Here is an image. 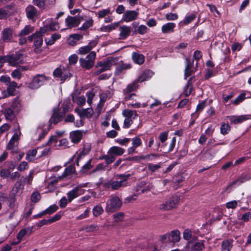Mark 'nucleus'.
Instances as JSON below:
<instances>
[{"label": "nucleus", "instance_id": "obj_1", "mask_svg": "<svg viewBox=\"0 0 251 251\" xmlns=\"http://www.w3.org/2000/svg\"><path fill=\"white\" fill-rule=\"evenodd\" d=\"M47 27H42L40 28L39 31L36 32L32 35L28 37V40L30 42L34 40V46L35 47L34 51L36 53H40L41 50L40 48L43 44V40L42 37L44 34L48 31Z\"/></svg>", "mask_w": 251, "mask_h": 251}, {"label": "nucleus", "instance_id": "obj_2", "mask_svg": "<svg viewBox=\"0 0 251 251\" xmlns=\"http://www.w3.org/2000/svg\"><path fill=\"white\" fill-rule=\"evenodd\" d=\"M95 58V52L91 51L85 58H80L79 63L81 67L88 70L90 69L94 65Z\"/></svg>", "mask_w": 251, "mask_h": 251}, {"label": "nucleus", "instance_id": "obj_3", "mask_svg": "<svg viewBox=\"0 0 251 251\" xmlns=\"http://www.w3.org/2000/svg\"><path fill=\"white\" fill-rule=\"evenodd\" d=\"M122 202L118 197H113L110 199L108 202L106 210L108 212H114L119 210L121 207Z\"/></svg>", "mask_w": 251, "mask_h": 251}, {"label": "nucleus", "instance_id": "obj_4", "mask_svg": "<svg viewBox=\"0 0 251 251\" xmlns=\"http://www.w3.org/2000/svg\"><path fill=\"white\" fill-rule=\"evenodd\" d=\"M179 200L178 197H172L165 202L160 204L159 209L162 211L170 210L176 207Z\"/></svg>", "mask_w": 251, "mask_h": 251}, {"label": "nucleus", "instance_id": "obj_5", "mask_svg": "<svg viewBox=\"0 0 251 251\" xmlns=\"http://www.w3.org/2000/svg\"><path fill=\"white\" fill-rule=\"evenodd\" d=\"M46 80V77L42 75H38L34 77L32 81L28 84V87L31 89H36L40 87Z\"/></svg>", "mask_w": 251, "mask_h": 251}, {"label": "nucleus", "instance_id": "obj_6", "mask_svg": "<svg viewBox=\"0 0 251 251\" xmlns=\"http://www.w3.org/2000/svg\"><path fill=\"white\" fill-rule=\"evenodd\" d=\"M22 54L16 53L6 56L5 60L8 62L10 65L16 66L23 63V60L22 59Z\"/></svg>", "mask_w": 251, "mask_h": 251}, {"label": "nucleus", "instance_id": "obj_7", "mask_svg": "<svg viewBox=\"0 0 251 251\" xmlns=\"http://www.w3.org/2000/svg\"><path fill=\"white\" fill-rule=\"evenodd\" d=\"M203 241L195 242V241L188 242L186 245V249L191 251H202L204 249Z\"/></svg>", "mask_w": 251, "mask_h": 251}, {"label": "nucleus", "instance_id": "obj_8", "mask_svg": "<svg viewBox=\"0 0 251 251\" xmlns=\"http://www.w3.org/2000/svg\"><path fill=\"white\" fill-rule=\"evenodd\" d=\"M84 186H85V184L80 185L78 186L75 187L72 190L67 193L68 201L69 202H71L74 199L83 194V193H81L82 190H81L80 188Z\"/></svg>", "mask_w": 251, "mask_h": 251}, {"label": "nucleus", "instance_id": "obj_9", "mask_svg": "<svg viewBox=\"0 0 251 251\" xmlns=\"http://www.w3.org/2000/svg\"><path fill=\"white\" fill-rule=\"evenodd\" d=\"M82 20V17H71L69 16L65 20L66 25L70 27L77 26L81 22Z\"/></svg>", "mask_w": 251, "mask_h": 251}, {"label": "nucleus", "instance_id": "obj_10", "mask_svg": "<svg viewBox=\"0 0 251 251\" xmlns=\"http://www.w3.org/2000/svg\"><path fill=\"white\" fill-rule=\"evenodd\" d=\"M126 186V183H123L122 181H114L111 180L104 184V186L107 188H111L113 190L119 189L122 187Z\"/></svg>", "mask_w": 251, "mask_h": 251}, {"label": "nucleus", "instance_id": "obj_11", "mask_svg": "<svg viewBox=\"0 0 251 251\" xmlns=\"http://www.w3.org/2000/svg\"><path fill=\"white\" fill-rule=\"evenodd\" d=\"M26 178H24V180L20 179L18 180L15 184L12 190V193L14 195H20L23 192V190L24 188V183H23Z\"/></svg>", "mask_w": 251, "mask_h": 251}, {"label": "nucleus", "instance_id": "obj_12", "mask_svg": "<svg viewBox=\"0 0 251 251\" xmlns=\"http://www.w3.org/2000/svg\"><path fill=\"white\" fill-rule=\"evenodd\" d=\"M138 16V12L136 11H126L124 14L123 20L129 22L136 19Z\"/></svg>", "mask_w": 251, "mask_h": 251}, {"label": "nucleus", "instance_id": "obj_13", "mask_svg": "<svg viewBox=\"0 0 251 251\" xmlns=\"http://www.w3.org/2000/svg\"><path fill=\"white\" fill-rule=\"evenodd\" d=\"M83 136V132L80 130H76L71 132L70 138L74 143H78L81 139Z\"/></svg>", "mask_w": 251, "mask_h": 251}, {"label": "nucleus", "instance_id": "obj_14", "mask_svg": "<svg viewBox=\"0 0 251 251\" xmlns=\"http://www.w3.org/2000/svg\"><path fill=\"white\" fill-rule=\"evenodd\" d=\"M97 44V42L96 41L93 40V41H91L89 43L88 45H87L86 46L81 47L79 49V53L81 54H85L87 53L88 52H89L90 51V50L94 47H95L96 46Z\"/></svg>", "mask_w": 251, "mask_h": 251}, {"label": "nucleus", "instance_id": "obj_15", "mask_svg": "<svg viewBox=\"0 0 251 251\" xmlns=\"http://www.w3.org/2000/svg\"><path fill=\"white\" fill-rule=\"evenodd\" d=\"M27 17L29 19H33L38 15L37 10L33 5H28L25 9Z\"/></svg>", "mask_w": 251, "mask_h": 251}, {"label": "nucleus", "instance_id": "obj_16", "mask_svg": "<svg viewBox=\"0 0 251 251\" xmlns=\"http://www.w3.org/2000/svg\"><path fill=\"white\" fill-rule=\"evenodd\" d=\"M120 39H125L128 36L131 32V29L130 27L126 25L121 26L120 27Z\"/></svg>", "mask_w": 251, "mask_h": 251}, {"label": "nucleus", "instance_id": "obj_17", "mask_svg": "<svg viewBox=\"0 0 251 251\" xmlns=\"http://www.w3.org/2000/svg\"><path fill=\"white\" fill-rule=\"evenodd\" d=\"M183 237L185 240L188 241V242L196 241L198 239L196 236L192 234L191 230L189 229L184 230L183 233Z\"/></svg>", "mask_w": 251, "mask_h": 251}, {"label": "nucleus", "instance_id": "obj_18", "mask_svg": "<svg viewBox=\"0 0 251 251\" xmlns=\"http://www.w3.org/2000/svg\"><path fill=\"white\" fill-rule=\"evenodd\" d=\"M113 60L112 59H107L106 60L100 61L98 63L97 66L101 67L105 71L109 70L112 65Z\"/></svg>", "mask_w": 251, "mask_h": 251}, {"label": "nucleus", "instance_id": "obj_19", "mask_svg": "<svg viewBox=\"0 0 251 251\" xmlns=\"http://www.w3.org/2000/svg\"><path fill=\"white\" fill-rule=\"evenodd\" d=\"M153 75V73L150 70H146L138 77L136 80L137 82H142L151 78Z\"/></svg>", "mask_w": 251, "mask_h": 251}, {"label": "nucleus", "instance_id": "obj_20", "mask_svg": "<svg viewBox=\"0 0 251 251\" xmlns=\"http://www.w3.org/2000/svg\"><path fill=\"white\" fill-rule=\"evenodd\" d=\"M180 234L178 230H172L169 234L170 237L172 238L171 242L175 243L179 242L180 240Z\"/></svg>", "mask_w": 251, "mask_h": 251}, {"label": "nucleus", "instance_id": "obj_21", "mask_svg": "<svg viewBox=\"0 0 251 251\" xmlns=\"http://www.w3.org/2000/svg\"><path fill=\"white\" fill-rule=\"evenodd\" d=\"M124 152L125 150L124 149L117 146L111 147L108 151L109 153L119 156L122 155Z\"/></svg>", "mask_w": 251, "mask_h": 251}, {"label": "nucleus", "instance_id": "obj_22", "mask_svg": "<svg viewBox=\"0 0 251 251\" xmlns=\"http://www.w3.org/2000/svg\"><path fill=\"white\" fill-rule=\"evenodd\" d=\"M82 38V35L80 34H74L71 35L68 38L69 44L72 46H74L77 41L81 39Z\"/></svg>", "mask_w": 251, "mask_h": 251}, {"label": "nucleus", "instance_id": "obj_23", "mask_svg": "<svg viewBox=\"0 0 251 251\" xmlns=\"http://www.w3.org/2000/svg\"><path fill=\"white\" fill-rule=\"evenodd\" d=\"M132 57L134 62L137 64L141 65L144 62V57L142 54L133 52Z\"/></svg>", "mask_w": 251, "mask_h": 251}, {"label": "nucleus", "instance_id": "obj_24", "mask_svg": "<svg viewBox=\"0 0 251 251\" xmlns=\"http://www.w3.org/2000/svg\"><path fill=\"white\" fill-rule=\"evenodd\" d=\"M12 37V32L10 28H5L2 31V39L4 42H7L11 40Z\"/></svg>", "mask_w": 251, "mask_h": 251}, {"label": "nucleus", "instance_id": "obj_25", "mask_svg": "<svg viewBox=\"0 0 251 251\" xmlns=\"http://www.w3.org/2000/svg\"><path fill=\"white\" fill-rule=\"evenodd\" d=\"M175 24L173 23H169L162 26V31L163 33H167L174 31Z\"/></svg>", "mask_w": 251, "mask_h": 251}, {"label": "nucleus", "instance_id": "obj_26", "mask_svg": "<svg viewBox=\"0 0 251 251\" xmlns=\"http://www.w3.org/2000/svg\"><path fill=\"white\" fill-rule=\"evenodd\" d=\"M34 30V28L33 26H31L30 25H27L23 30L21 31L19 34V36L22 37L23 36L27 35L32 32Z\"/></svg>", "mask_w": 251, "mask_h": 251}, {"label": "nucleus", "instance_id": "obj_27", "mask_svg": "<svg viewBox=\"0 0 251 251\" xmlns=\"http://www.w3.org/2000/svg\"><path fill=\"white\" fill-rule=\"evenodd\" d=\"M15 110L10 108L5 109L4 110V115L6 119L8 120H11L15 117Z\"/></svg>", "mask_w": 251, "mask_h": 251}, {"label": "nucleus", "instance_id": "obj_28", "mask_svg": "<svg viewBox=\"0 0 251 251\" xmlns=\"http://www.w3.org/2000/svg\"><path fill=\"white\" fill-rule=\"evenodd\" d=\"M232 247L231 242L229 240H225L222 244V251H230Z\"/></svg>", "mask_w": 251, "mask_h": 251}, {"label": "nucleus", "instance_id": "obj_29", "mask_svg": "<svg viewBox=\"0 0 251 251\" xmlns=\"http://www.w3.org/2000/svg\"><path fill=\"white\" fill-rule=\"evenodd\" d=\"M123 115L125 117H128L131 119L132 117H133V119H135V118L138 116L136 111L129 109H126L124 110L123 112Z\"/></svg>", "mask_w": 251, "mask_h": 251}, {"label": "nucleus", "instance_id": "obj_30", "mask_svg": "<svg viewBox=\"0 0 251 251\" xmlns=\"http://www.w3.org/2000/svg\"><path fill=\"white\" fill-rule=\"evenodd\" d=\"M19 140V136L17 133H15L11 140H10L7 146V149L8 150H12L14 147V143L15 142H17Z\"/></svg>", "mask_w": 251, "mask_h": 251}, {"label": "nucleus", "instance_id": "obj_31", "mask_svg": "<svg viewBox=\"0 0 251 251\" xmlns=\"http://www.w3.org/2000/svg\"><path fill=\"white\" fill-rule=\"evenodd\" d=\"M93 114V110L92 108L83 109L81 117L91 118Z\"/></svg>", "mask_w": 251, "mask_h": 251}, {"label": "nucleus", "instance_id": "obj_32", "mask_svg": "<svg viewBox=\"0 0 251 251\" xmlns=\"http://www.w3.org/2000/svg\"><path fill=\"white\" fill-rule=\"evenodd\" d=\"M60 38V35L58 34H53L50 39H45L46 43L47 45L50 46L54 44V42L58 39Z\"/></svg>", "mask_w": 251, "mask_h": 251}, {"label": "nucleus", "instance_id": "obj_33", "mask_svg": "<svg viewBox=\"0 0 251 251\" xmlns=\"http://www.w3.org/2000/svg\"><path fill=\"white\" fill-rule=\"evenodd\" d=\"M99 226L96 225H91L90 226H84L82 227L80 230H85L86 232H93L98 230Z\"/></svg>", "mask_w": 251, "mask_h": 251}, {"label": "nucleus", "instance_id": "obj_34", "mask_svg": "<svg viewBox=\"0 0 251 251\" xmlns=\"http://www.w3.org/2000/svg\"><path fill=\"white\" fill-rule=\"evenodd\" d=\"M17 87V83L15 81L10 82L8 83L7 90L8 93L10 95H12L15 91L16 88Z\"/></svg>", "mask_w": 251, "mask_h": 251}, {"label": "nucleus", "instance_id": "obj_35", "mask_svg": "<svg viewBox=\"0 0 251 251\" xmlns=\"http://www.w3.org/2000/svg\"><path fill=\"white\" fill-rule=\"evenodd\" d=\"M12 108L13 109L15 112H18L21 109V101L18 99H15L11 105Z\"/></svg>", "mask_w": 251, "mask_h": 251}, {"label": "nucleus", "instance_id": "obj_36", "mask_svg": "<svg viewBox=\"0 0 251 251\" xmlns=\"http://www.w3.org/2000/svg\"><path fill=\"white\" fill-rule=\"evenodd\" d=\"M248 119V117L246 115H242L240 116L235 119H231V123L237 124L239 123H241L244 121H246Z\"/></svg>", "mask_w": 251, "mask_h": 251}, {"label": "nucleus", "instance_id": "obj_37", "mask_svg": "<svg viewBox=\"0 0 251 251\" xmlns=\"http://www.w3.org/2000/svg\"><path fill=\"white\" fill-rule=\"evenodd\" d=\"M62 115H60L58 112H55L51 117V120H52V122L54 124H56L62 120Z\"/></svg>", "mask_w": 251, "mask_h": 251}, {"label": "nucleus", "instance_id": "obj_38", "mask_svg": "<svg viewBox=\"0 0 251 251\" xmlns=\"http://www.w3.org/2000/svg\"><path fill=\"white\" fill-rule=\"evenodd\" d=\"M100 159H104L107 164H110L115 160V157L113 155L110 154L103 155Z\"/></svg>", "mask_w": 251, "mask_h": 251}, {"label": "nucleus", "instance_id": "obj_39", "mask_svg": "<svg viewBox=\"0 0 251 251\" xmlns=\"http://www.w3.org/2000/svg\"><path fill=\"white\" fill-rule=\"evenodd\" d=\"M119 24L118 23H114L112 24L107 26H104L101 27L100 29L102 31H110L111 30L114 29L117 27H118Z\"/></svg>", "mask_w": 251, "mask_h": 251}, {"label": "nucleus", "instance_id": "obj_40", "mask_svg": "<svg viewBox=\"0 0 251 251\" xmlns=\"http://www.w3.org/2000/svg\"><path fill=\"white\" fill-rule=\"evenodd\" d=\"M103 212L102 207L100 205H97L94 207L93 209V214L95 216L97 217L102 214Z\"/></svg>", "mask_w": 251, "mask_h": 251}, {"label": "nucleus", "instance_id": "obj_41", "mask_svg": "<svg viewBox=\"0 0 251 251\" xmlns=\"http://www.w3.org/2000/svg\"><path fill=\"white\" fill-rule=\"evenodd\" d=\"M137 83L136 81H135L132 84H129L126 89L125 90V93H130L131 92L135 90L137 88Z\"/></svg>", "mask_w": 251, "mask_h": 251}, {"label": "nucleus", "instance_id": "obj_42", "mask_svg": "<svg viewBox=\"0 0 251 251\" xmlns=\"http://www.w3.org/2000/svg\"><path fill=\"white\" fill-rule=\"evenodd\" d=\"M57 209L58 206L55 204H53L52 205L50 206L49 208L44 210V211L46 214H51L53 212H55Z\"/></svg>", "mask_w": 251, "mask_h": 251}, {"label": "nucleus", "instance_id": "obj_43", "mask_svg": "<svg viewBox=\"0 0 251 251\" xmlns=\"http://www.w3.org/2000/svg\"><path fill=\"white\" fill-rule=\"evenodd\" d=\"M41 199V196L38 192H34L31 197V200L33 202L36 203L38 202Z\"/></svg>", "mask_w": 251, "mask_h": 251}, {"label": "nucleus", "instance_id": "obj_44", "mask_svg": "<svg viewBox=\"0 0 251 251\" xmlns=\"http://www.w3.org/2000/svg\"><path fill=\"white\" fill-rule=\"evenodd\" d=\"M230 130V126L228 124H223L221 127V133L225 135Z\"/></svg>", "mask_w": 251, "mask_h": 251}, {"label": "nucleus", "instance_id": "obj_45", "mask_svg": "<svg viewBox=\"0 0 251 251\" xmlns=\"http://www.w3.org/2000/svg\"><path fill=\"white\" fill-rule=\"evenodd\" d=\"M37 154V150L35 149L29 151L27 153L26 159L28 160H31Z\"/></svg>", "mask_w": 251, "mask_h": 251}, {"label": "nucleus", "instance_id": "obj_46", "mask_svg": "<svg viewBox=\"0 0 251 251\" xmlns=\"http://www.w3.org/2000/svg\"><path fill=\"white\" fill-rule=\"evenodd\" d=\"M11 76L14 78L20 79L22 77V74L20 69H17L13 71L11 73Z\"/></svg>", "mask_w": 251, "mask_h": 251}, {"label": "nucleus", "instance_id": "obj_47", "mask_svg": "<svg viewBox=\"0 0 251 251\" xmlns=\"http://www.w3.org/2000/svg\"><path fill=\"white\" fill-rule=\"evenodd\" d=\"M75 168L73 166H70L67 167L65 170V172L63 175V176H69L72 174H73L75 172Z\"/></svg>", "mask_w": 251, "mask_h": 251}, {"label": "nucleus", "instance_id": "obj_48", "mask_svg": "<svg viewBox=\"0 0 251 251\" xmlns=\"http://www.w3.org/2000/svg\"><path fill=\"white\" fill-rule=\"evenodd\" d=\"M130 176V174L127 175H117L116 176L117 179H121L119 181H122L123 183L126 181L127 179Z\"/></svg>", "mask_w": 251, "mask_h": 251}, {"label": "nucleus", "instance_id": "obj_49", "mask_svg": "<svg viewBox=\"0 0 251 251\" xmlns=\"http://www.w3.org/2000/svg\"><path fill=\"white\" fill-rule=\"evenodd\" d=\"M124 214L123 212H120L113 215L114 221L116 222H119L122 221Z\"/></svg>", "mask_w": 251, "mask_h": 251}, {"label": "nucleus", "instance_id": "obj_50", "mask_svg": "<svg viewBox=\"0 0 251 251\" xmlns=\"http://www.w3.org/2000/svg\"><path fill=\"white\" fill-rule=\"evenodd\" d=\"M93 21L91 19L86 21L83 25L79 28L80 30H85L92 25Z\"/></svg>", "mask_w": 251, "mask_h": 251}, {"label": "nucleus", "instance_id": "obj_51", "mask_svg": "<svg viewBox=\"0 0 251 251\" xmlns=\"http://www.w3.org/2000/svg\"><path fill=\"white\" fill-rule=\"evenodd\" d=\"M196 17V15L194 14H192L186 17L184 20V24L187 25L193 21Z\"/></svg>", "mask_w": 251, "mask_h": 251}, {"label": "nucleus", "instance_id": "obj_52", "mask_svg": "<svg viewBox=\"0 0 251 251\" xmlns=\"http://www.w3.org/2000/svg\"><path fill=\"white\" fill-rule=\"evenodd\" d=\"M245 99V94H240L235 100L232 101V103L235 105L238 104Z\"/></svg>", "mask_w": 251, "mask_h": 251}, {"label": "nucleus", "instance_id": "obj_53", "mask_svg": "<svg viewBox=\"0 0 251 251\" xmlns=\"http://www.w3.org/2000/svg\"><path fill=\"white\" fill-rule=\"evenodd\" d=\"M45 27H47L48 28V30H50L51 31L56 30L59 28L58 24L57 23H51L49 26H46Z\"/></svg>", "mask_w": 251, "mask_h": 251}, {"label": "nucleus", "instance_id": "obj_54", "mask_svg": "<svg viewBox=\"0 0 251 251\" xmlns=\"http://www.w3.org/2000/svg\"><path fill=\"white\" fill-rule=\"evenodd\" d=\"M186 67L185 70H189L192 68L194 65V60L189 58L186 59Z\"/></svg>", "mask_w": 251, "mask_h": 251}, {"label": "nucleus", "instance_id": "obj_55", "mask_svg": "<svg viewBox=\"0 0 251 251\" xmlns=\"http://www.w3.org/2000/svg\"><path fill=\"white\" fill-rule=\"evenodd\" d=\"M130 64L122 63L118 65L117 69L119 71L122 72L123 70L130 68Z\"/></svg>", "mask_w": 251, "mask_h": 251}, {"label": "nucleus", "instance_id": "obj_56", "mask_svg": "<svg viewBox=\"0 0 251 251\" xmlns=\"http://www.w3.org/2000/svg\"><path fill=\"white\" fill-rule=\"evenodd\" d=\"M142 144L141 140L140 138L136 137L132 139L133 146L137 148L140 146Z\"/></svg>", "mask_w": 251, "mask_h": 251}, {"label": "nucleus", "instance_id": "obj_57", "mask_svg": "<svg viewBox=\"0 0 251 251\" xmlns=\"http://www.w3.org/2000/svg\"><path fill=\"white\" fill-rule=\"evenodd\" d=\"M10 175V172L8 169H3L0 171V176L3 178H7Z\"/></svg>", "mask_w": 251, "mask_h": 251}, {"label": "nucleus", "instance_id": "obj_58", "mask_svg": "<svg viewBox=\"0 0 251 251\" xmlns=\"http://www.w3.org/2000/svg\"><path fill=\"white\" fill-rule=\"evenodd\" d=\"M237 206V201H232L227 202L226 204V207L227 208L234 209Z\"/></svg>", "mask_w": 251, "mask_h": 251}, {"label": "nucleus", "instance_id": "obj_59", "mask_svg": "<svg viewBox=\"0 0 251 251\" xmlns=\"http://www.w3.org/2000/svg\"><path fill=\"white\" fill-rule=\"evenodd\" d=\"M91 160H89L86 164H85L81 170V171L83 172H86L89 170L91 169L92 168V166L91 164Z\"/></svg>", "mask_w": 251, "mask_h": 251}, {"label": "nucleus", "instance_id": "obj_60", "mask_svg": "<svg viewBox=\"0 0 251 251\" xmlns=\"http://www.w3.org/2000/svg\"><path fill=\"white\" fill-rule=\"evenodd\" d=\"M27 230L25 229H22L20 231V232L18 233L17 235V239L19 240V241H21L22 238L27 234Z\"/></svg>", "mask_w": 251, "mask_h": 251}, {"label": "nucleus", "instance_id": "obj_61", "mask_svg": "<svg viewBox=\"0 0 251 251\" xmlns=\"http://www.w3.org/2000/svg\"><path fill=\"white\" fill-rule=\"evenodd\" d=\"M126 118L125 120L124 121V127L125 128H128L132 124V119L128 117H126Z\"/></svg>", "mask_w": 251, "mask_h": 251}, {"label": "nucleus", "instance_id": "obj_62", "mask_svg": "<svg viewBox=\"0 0 251 251\" xmlns=\"http://www.w3.org/2000/svg\"><path fill=\"white\" fill-rule=\"evenodd\" d=\"M78 59V57L76 54L72 55L69 58L70 64H75Z\"/></svg>", "mask_w": 251, "mask_h": 251}, {"label": "nucleus", "instance_id": "obj_63", "mask_svg": "<svg viewBox=\"0 0 251 251\" xmlns=\"http://www.w3.org/2000/svg\"><path fill=\"white\" fill-rule=\"evenodd\" d=\"M110 12L109 9H103L101 11H100L98 12L99 17V18H103L105 16L108 15Z\"/></svg>", "mask_w": 251, "mask_h": 251}, {"label": "nucleus", "instance_id": "obj_64", "mask_svg": "<svg viewBox=\"0 0 251 251\" xmlns=\"http://www.w3.org/2000/svg\"><path fill=\"white\" fill-rule=\"evenodd\" d=\"M251 218V212H246L242 216L241 218V220L244 221V222L248 221Z\"/></svg>", "mask_w": 251, "mask_h": 251}]
</instances>
